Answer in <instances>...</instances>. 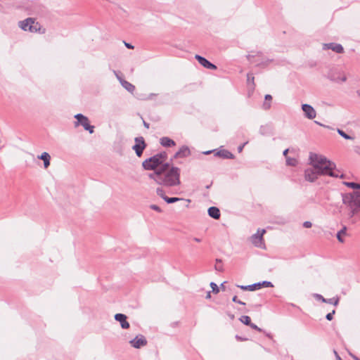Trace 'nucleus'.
Here are the masks:
<instances>
[{
    "instance_id": "36",
    "label": "nucleus",
    "mask_w": 360,
    "mask_h": 360,
    "mask_svg": "<svg viewBox=\"0 0 360 360\" xmlns=\"http://www.w3.org/2000/svg\"><path fill=\"white\" fill-rule=\"evenodd\" d=\"M313 297L318 301H321L322 302H326V298H324L321 295L318 293L313 294Z\"/></svg>"
},
{
    "instance_id": "39",
    "label": "nucleus",
    "mask_w": 360,
    "mask_h": 360,
    "mask_svg": "<svg viewBox=\"0 0 360 360\" xmlns=\"http://www.w3.org/2000/svg\"><path fill=\"white\" fill-rule=\"evenodd\" d=\"M232 301H233V302L238 303V304H241V305H245V302H242V301H240V300H238V297H237V296H236V295H235V296H233V298H232Z\"/></svg>"
},
{
    "instance_id": "32",
    "label": "nucleus",
    "mask_w": 360,
    "mask_h": 360,
    "mask_svg": "<svg viewBox=\"0 0 360 360\" xmlns=\"http://www.w3.org/2000/svg\"><path fill=\"white\" fill-rule=\"evenodd\" d=\"M337 131L342 138H344L345 139H347V140H352V139H354L353 137H352L351 136L347 134L344 131H342V130H341L340 129H338Z\"/></svg>"
},
{
    "instance_id": "6",
    "label": "nucleus",
    "mask_w": 360,
    "mask_h": 360,
    "mask_svg": "<svg viewBox=\"0 0 360 360\" xmlns=\"http://www.w3.org/2000/svg\"><path fill=\"white\" fill-rule=\"evenodd\" d=\"M142 167L145 170H153L155 172V169L161 167V162H160L154 155L153 156L146 159L142 162Z\"/></svg>"
},
{
    "instance_id": "1",
    "label": "nucleus",
    "mask_w": 360,
    "mask_h": 360,
    "mask_svg": "<svg viewBox=\"0 0 360 360\" xmlns=\"http://www.w3.org/2000/svg\"><path fill=\"white\" fill-rule=\"evenodd\" d=\"M148 177L156 184L166 187H172L181 184L180 169L173 166L169 162L149 174Z\"/></svg>"
},
{
    "instance_id": "17",
    "label": "nucleus",
    "mask_w": 360,
    "mask_h": 360,
    "mask_svg": "<svg viewBox=\"0 0 360 360\" xmlns=\"http://www.w3.org/2000/svg\"><path fill=\"white\" fill-rule=\"evenodd\" d=\"M127 316L124 314H116L115 315V319L120 323L121 327L123 329H127L129 328V323L127 321Z\"/></svg>"
},
{
    "instance_id": "55",
    "label": "nucleus",
    "mask_w": 360,
    "mask_h": 360,
    "mask_svg": "<svg viewBox=\"0 0 360 360\" xmlns=\"http://www.w3.org/2000/svg\"><path fill=\"white\" fill-rule=\"evenodd\" d=\"M267 338H272L269 333H264Z\"/></svg>"
},
{
    "instance_id": "18",
    "label": "nucleus",
    "mask_w": 360,
    "mask_h": 360,
    "mask_svg": "<svg viewBox=\"0 0 360 360\" xmlns=\"http://www.w3.org/2000/svg\"><path fill=\"white\" fill-rule=\"evenodd\" d=\"M214 156L219 157L224 159H233L235 158L234 155L231 153L228 150L222 149L219 151H217L214 153Z\"/></svg>"
},
{
    "instance_id": "51",
    "label": "nucleus",
    "mask_w": 360,
    "mask_h": 360,
    "mask_svg": "<svg viewBox=\"0 0 360 360\" xmlns=\"http://www.w3.org/2000/svg\"><path fill=\"white\" fill-rule=\"evenodd\" d=\"M193 240L195 241V242H200L201 241V239L200 238H193Z\"/></svg>"
},
{
    "instance_id": "3",
    "label": "nucleus",
    "mask_w": 360,
    "mask_h": 360,
    "mask_svg": "<svg viewBox=\"0 0 360 360\" xmlns=\"http://www.w3.org/2000/svg\"><path fill=\"white\" fill-rule=\"evenodd\" d=\"M343 184L356 191L342 196L343 203L350 209L349 215L352 217L360 210V184L354 182L344 181Z\"/></svg>"
},
{
    "instance_id": "58",
    "label": "nucleus",
    "mask_w": 360,
    "mask_h": 360,
    "mask_svg": "<svg viewBox=\"0 0 360 360\" xmlns=\"http://www.w3.org/2000/svg\"><path fill=\"white\" fill-rule=\"evenodd\" d=\"M315 123H316L318 124H320V125H322L321 124L319 123L317 121H315Z\"/></svg>"
},
{
    "instance_id": "40",
    "label": "nucleus",
    "mask_w": 360,
    "mask_h": 360,
    "mask_svg": "<svg viewBox=\"0 0 360 360\" xmlns=\"http://www.w3.org/2000/svg\"><path fill=\"white\" fill-rule=\"evenodd\" d=\"M84 129L88 131L90 134H93L94 131V126L89 124Z\"/></svg>"
},
{
    "instance_id": "44",
    "label": "nucleus",
    "mask_w": 360,
    "mask_h": 360,
    "mask_svg": "<svg viewBox=\"0 0 360 360\" xmlns=\"http://www.w3.org/2000/svg\"><path fill=\"white\" fill-rule=\"evenodd\" d=\"M264 100L271 101L272 96L270 94H266L264 96Z\"/></svg>"
},
{
    "instance_id": "10",
    "label": "nucleus",
    "mask_w": 360,
    "mask_h": 360,
    "mask_svg": "<svg viewBox=\"0 0 360 360\" xmlns=\"http://www.w3.org/2000/svg\"><path fill=\"white\" fill-rule=\"evenodd\" d=\"M314 168L310 166V167L304 170V179L309 182H314L318 178L321 176L319 174L316 170L313 169Z\"/></svg>"
},
{
    "instance_id": "60",
    "label": "nucleus",
    "mask_w": 360,
    "mask_h": 360,
    "mask_svg": "<svg viewBox=\"0 0 360 360\" xmlns=\"http://www.w3.org/2000/svg\"><path fill=\"white\" fill-rule=\"evenodd\" d=\"M186 201L189 203L191 202L190 200H186Z\"/></svg>"
},
{
    "instance_id": "9",
    "label": "nucleus",
    "mask_w": 360,
    "mask_h": 360,
    "mask_svg": "<svg viewBox=\"0 0 360 360\" xmlns=\"http://www.w3.org/2000/svg\"><path fill=\"white\" fill-rule=\"evenodd\" d=\"M265 233V229H258L257 232L251 236V241L256 247H262L264 241L263 235Z\"/></svg>"
},
{
    "instance_id": "57",
    "label": "nucleus",
    "mask_w": 360,
    "mask_h": 360,
    "mask_svg": "<svg viewBox=\"0 0 360 360\" xmlns=\"http://www.w3.org/2000/svg\"><path fill=\"white\" fill-rule=\"evenodd\" d=\"M357 94L360 96V90L357 91Z\"/></svg>"
},
{
    "instance_id": "37",
    "label": "nucleus",
    "mask_w": 360,
    "mask_h": 360,
    "mask_svg": "<svg viewBox=\"0 0 360 360\" xmlns=\"http://www.w3.org/2000/svg\"><path fill=\"white\" fill-rule=\"evenodd\" d=\"M262 108L265 110H269L271 108V101L264 100Z\"/></svg>"
},
{
    "instance_id": "59",
    "label": "nucleus",
    "mask_w": 360,
    "mask_h": 360,
    "mask_svg": "<svg viewBox=\"0 0 360 360\" xmlns=\"http://www.w3.org/2000/svg\"><path fill=\"white\" fill-rule=\"evenodd\" d=\"M235 338H240V336H238V335H236L235 336Z\"/></svg>"
},
{
    "instance_id": "25",
    "label": "nucleus",
    "mask_w": 360,
    "mask_h": 360,
    "mask_svg": "<svg viewBox=\"0 0 360 360\" xmlns=\"http://www.w3.org/2000/svg\"><path fill=\"white\" fill-rule=\"evenodd\" d=\"M155 155L156 158H158V160H160V162H161V166L166 163L165 161L167 159V153L165 151L158 153Z\"/></svg>"
},
{
    "instance_id": "12",
    "label": "nucleus",
    "mask_w": 360,
    "mask_h": 360,
    "mask_svg": "<svg viewBox=\"0 0 360 360\" xmlns=\"http://www.w3.org/2000/svg\"><path fill=\"white\" fill-rule=\"evenodd\" d=\"M75 118L77 120L75 122V127L82 125L85 129L90 124L89 118L81 113L75 115Z\"/></svg>"
},
{
    "instance_id": "24",
    "label": "nucleus",
    "mask_w": 360,
    "mask_h": 360,
    "mask_svg": "<svg viewBox=\"0 0 360 360\" xmlns=\"http://www.w3.org/2000/svg\"><path fill=\"white\" fill-rule=\"evenodd\" d=\"M120 82L122 86L129 92L132 93L135 90V86L130 82L124 79H120Z\"/></svg>"
},
{
    "instance_id": "20",
    "label": "nucleus",
    "mask_w": 360,
    "mask_h": 360,
    "mask_svg": "<svg viewBox=\"0 0 360 360\" xmlns=\"http://www.w3.org/2000/svg\"><path fill=\"white\" fill-rule=\"evenodd\" d=\"M131 345L134 348H141L147 344L146 339H131L129 342Z\"/></svg>"
},
{
    "instance_id": "52",
    "label": "nucleus",
    "mask_w": 360,
    "mask_h": 360,
    "mask_svg": "<svg viewBox=\"0 0 360 360\" xmlns=\"http://www.w3.org/2000/svg\"><path fill=\"white\" fill-rule=\"evenodd\" d=\"M334 352H335V354L337 356L338 360H342L341 358L338 356V353L335 351Z\"/></svg>"
},
{
    "instance_id": "19",
    "label": "nucleus",
    "mask_w": 360,
    "mask_h": 360,
    "mask_svg": "<svg viewBox=\"0 0 360 360\" xmlns=\"http://www.w3.org/2000/svg\"><path fill=\"white\" fill-rule=\"evenodd\" d=\"M160 143L165 148H170L176 146L175 141L167 136L160 138Z\"/></svg>"
},
{
    "instance_id": "35",
    "label": "nucleus",
    "mask_w": 360,
    "mask_h": 360,
    "mask_svg": "<svg viewBox=\"0 0 360 360\" xmlns=\"http://www.w3.org/2000/svg\"><path fill=\"white\" fill-rule=\"evenodd\" d=\"M156 193H157V194H158L160 198H162V199H163V198H165V196H167V195H165V193L164 190H163L162 188H160V187L157 188V189H156Z\"/></svg>"
},
{
    "instance_id": "33",
    "label": "nucleus",
    "mask_w": 360,
    "mask_h": 360,
    "mask_svg": "<svg viewBox=\"0 0 360 360\" xmlns=\"http://www.w3.org/2000/svg\"><path fill=\"white\" fill-rule=\"evenodd\" d=\"M346 234V227H344L342 229H341L338 233H337V238L338 240L342 243L343 242V239L342 238V235H345Z\"/></svg>"
},
{
    "instance_id": "31",
    "label": "nucleus",
    "mask_w": 360,
    "mask_h": 360,
    "mask_svg": "<svg viewBox=\"0 0 360 360\" xmlns=\"http://www.w3.org/2000/svg\"><path fill=\"white\" fill-rule=\"evenodd\" d=\"M240 321L243 323L246 326H250L251 324V319L250 316L244 315L242 316L240 319Z\"/></svg>"
},
{
    "instance_id": "50",
    "label": "nucleus",
    "mask_w": 360,
    "mask_h": 360,
    "mask_svg": "<svg viewBox=\"0 0 360 360\" xmlns=\"http://www.w3.org/2000/svg\"><path fill=\"white\" fill-rule=\"evenodd\" d=\"M156 96V94H150L148 96V97L147 98H148V99H152V98H153V96Z\"/></svg>"
},
{
    "instance_id": "21",
    "label": "nucleus",
    "mask_w": 360,
    "mask_h": 360,
    "mask_svg": "<svg viewBox=\"0 0 360 360\" xmlns=\"http://www.w3.org/2000/svg\"><path fill=\"white\" fill-rule=\"evenodd\" d=\"M208 214L210 217L214 219H219L220 218V210L217 207H210L207 210Z\"/></svg>"
},
{
    "instance_id": "45",
    "label": "nucleus",
    "mask_w": 360,
    "mask_h": 360,
    "mask_svg": "<svg viewBox=\"0 0 360 360\" xmlns=\"http://www.w3.org/2000/svg\"><path fill=\"white\" fill-rule=\"evenodd\" d=\"M226 283V282L225 281V282L222 283L220 285L219 288H220V289H221L223 291H225V290H226V285H225V283Z\"/></svg>"
},
{
    "instance_id": "14",
    "label": "nucleus",
    "mask_w": 360,
    "mask_h": 360,
    "mask_svg": "<svg viewBox=\"0 0 360 360\" xmlns=\"http://www.w3.org/2000/svg\"><path fill=\"white\" fill-rule=\"evenodd\" d=\"M302 110L304 113V116L309 120H312L316 117V112L314 108L309 104H303L302 105Z\"/></svg>"
},
{
    "instance_id": "29",
    "label": "nucleus",
    "mask_w": 360,
    "mask_h": 360,
    "mask_svg": "<svg viewBox=\"0 0 360 360\" xmlns=\"http://www.w3.org/2000/svg\"><path fill=\"white\" fill-rule=\"evenodd\" d=\"M288 152H289V148H287V149L284 150V151L283 152V155L286 158V165L288 166H292V158L290 157H288L287 155Z\"/></svg>"
},
{
    "instance_id": "26",
    "label": "nucleus",
    "mask_w": 360,
    "mask_h": 360,
    "mask_svg": "<svg viewBox=\"0 0 360 360\" xmlns=\"http://www.w3.org/2000/svg\"><path fill=\"white\" fill-rule=\"evenodd\" d=\"M332 173H334L337 176H331L332 177H336L340 179H349L345 174H344L340 169H335L332 170Z\"/></svg>"
},
{
    "instance_id": "34",
    "label": "nucleus",
    "mask_w": 360,
    "mask_h": 360,
    "mask_svg": "<svg viewBox=\"0 0 360 360\" xmlns=\"http://www.w3.org/2000/svg\"><path fill=\"white\" fill-rule=\"evenodd\" d=\"M210 287L213 293L217 294L219 292V287L215 283L211 282Z\"/></svg>"
},
{
    "instance_id": "43",
    "label": "nucleus",
    "mask_w": 360,
    "mask_h": 360,
    "mask_svg": "<svg viewBox=\"0 0 360 360\" xmlns=\"http://www.w3.org/2000/svg\"><path fill=\"white\" fill-rule=\"evenodd\" d=\"M250 326L253 329L257 330L259 331H262L261 328H259L257 325H255V323H252V322H251V324H250Z\"/></svg>"
},
{
    "instance_id": "5",
    "label": "nucleus",
    "mask_w": 360,
    "mask_h": 360,
    "mask_svg": "<svg viewBox=\"0 0 360 360\" xmlns=\"http://www.w3.org/2000/svg\"><path fill=\"white\" fill-rule=\"evenodd\" d=\"M236 286L243 290L255 291L261 289L262 288H271L274 285L270 281H264L262 282H258L251 285H236Z\"/></svg>"
},
{
    "instance_id": "22",
    "label": "nucleus",
    "mask_w": 360,
    "mask_h": 360,
    "mask_svg": "<svg viewBox=\"0 0 360 360\" xmlns=\"http://www.w3.org/2000/svg\"><path fill=\"white\" fill-rule=\"evenodd\" d=\"M38 158L39 160H43L44 168L46 169L49 167V166L50 165L51 156L48 153H42L41 155L38 156Z\"/></svg>"
},
{
    "instance_id": "38",
    "label": "nucleus",
    "mask_w": 360,
    "mask_h": 360,
    "mask_svg": "<svg viewBox=\"0 0 360 360\" xmlns=\"http://www.w3.org/2000/svg\"><path fill=\"white\" fill-rule=\"evenodd\" d=\"M150 208L151 210L157 211L158 212H162V209L159 206H158L156 205H150Z\"/></svg>"
},
{
    "instance_id": "56",
    "label": "nucleus",
    "mask_w": 360,
    "mask_h": 360,
    "mask_svg": "<svg viewBox=\"0 0 360 360\" xmlns=\"http://www.w3.org/2000/svg\"><path fill=\"white\" fill-rule=\"evenodd\" d=\"M210 186H211V184H210V185H207V186H206V188H207V189H208V188H210Z\"/></svg>"
},
{
    "instance_id": "42",
    "label": "nucleus",
    "mask_w": 360,
    "mask_h": 360,
    "mask_svg": "<svg viewBox=\"0 0 360 360\" xmlns=\"http://www.w3.org/2000/svg\"><path fill=\"white\" fill-rule=\"evenodd\" d=\"M312 226L311 222L307 221L303 223V226L305 228H311Z\"/></svg>"
},
{
    "instance_id": "7",
    "label": "nucleus",
    "mask_w": 360,
    "mask_h": 360,
    "mask_svg": "<svg viewBox=\"0 0 360 360\" xmlns=\"http://www.w3.org/2000/svg\"><path fill=\"white\" fill-rule=\"evenodd\" d=\"M134 141L135 144L132 146V149L138 157H141L143 155V150L147 147V144L142 136L136 137Z\"/></svg>"
},
{
    "instance_id": "27",
    "label": "nucleus",
    "mask_w": 360,
    "mask_h": 360,
    "mask_svg": "<svg viewBox=\"0 0 360 360\" xmlns=\"http://www.w3.org/2000/svg\"><path fill=\"white\" fill-rule=\"evenodd\" d=\"M163 200L168 204L174 203L176 202H178L179 200H183V198H176V197H168L165 196V198H163Z\"/></svg>"
},
{
    "instance_id": "16",
    "label": "nucleus",
    "mask_w": 360,
    "mask_h": 360,
    "mask_svg": "<svg viewBox=\"0 0 360 360\" xmlns=\"http://www.w3.org/2000/svg\"><path fill=\"white\" fill-rule=\"evenodd\" d=\"M323 49H331L334 52L338 53H341L344 51V49L342 46L340 44H335V43H329V44H323Z\"/></svg>"
},
{
    "instance_id": "48",
    "label": "nucleus",
    "mask_w": 360,
    "mask_h": 360,
    "mask_svg": "<svg viewBox=\"0 0 360 360\" xmlns=\"http://www.w3.org/2000/svg\"><path fill=\"white\" fill-rule=\"evenodd\" d=\"M143 125L147 129H148L149 126H150V124L148 122H145V121H143Z\"/></svg>"
},
{
    "instance_id": "15",
    "label": "nucleus",
    "mask_w": 360,
    "mask_h": 360,
    "mask_svg": "<svg viewBox=\"0 0 360 360\" xmlns=\"http://www.w3.org/2000/svg\"><path fill=\"white\" fill-rule=\"evenodd\" d=\"M247 58L251 63H255L258 67H266L269 63L271 61L270 60H260L257 59L254 55H248Z\"/></svg>"
},
{
    "instance_id": "54",
    "label": "nucleus",
    "mask_w": 360,
    "mask_h": 360,
    "mask_svg": "<svg viewBox=\"0 0 360 360\" xmlns=\"http://www.w3.org/2000/svg\"><path fill=\"white\" fill-rule=\"evenodd\" d=\"M135 338H144V336H143V335H136V337H135Z\"/></svg>"
},
{
    "instance_id": "4",
    "label": "nucleus",
    "mask_w": 360,
    "mask_h": 360,
    "mask_svg": "<svg viewBox=\"0 0 360 360\" xmlns=\"http://www.w3.org/2000/svg\"><path fill=\"white\" fill-rule=\"evenodd\" d=\"M19 27L24 31H29L32 33L39 32L44 34L45 28H43L39 22H36L33 18H27L24 20L18 22Z\"/></svg>"
},
{
    "instance_id": "47",
    "label": "nucleus",
    "mask_w": 360,
    "mask_h": 360,
    "mask_svg": "<svg viewBox=\"0 0 360 360\" xmlns=\"http://www.w3.org/2000/svg\"><path fill=\"white\" fill-rule=\"evenodd\" d=\"M245 143H245L244 144H243V145H241V146H238V152H239V153H240V152L243 150V147H244V146H245Z\"/></svg>"
},
{
    "instance_id": "11",
    "label": "nucleus",
    "mask_w": 360,
    "mask_h": 360,
    "mask_svg": "<svg viewBox=\"0 0 360 360\" xmlns=\"http://www.w3.org/2000/svg\"><path fill=\"white\" fill-rule=\"evenodd\" d=\"M191 155L190 149L186 146H182L179 150L174 155L173 158H171L170 162L172 163L174 159L182 158L188 157Z\"/></svg>"
},
{
    "instance_id": "13",
    "label": "nucleus",
    "mask_w": 360,
    "mask_h": 360,
    "mask_svg": "<svg viewBox=\"0 0 360 360\" xmlns=\"http://www.w3.org/2000/svg\"><path fill=\"white\" fill-rule=\"evenodd\" d=\"M195 58L198 61V63L202 65L204 68L209 69V70H216L217 68V66L210 62L208 60H207L205 58L200 56V55H195Z\"/></svg>"
},
{
    "instance_id": "28",
    "label": "nucleus",
    "mask_w": 360,
    "mask_h": 360,
    "mask_svg": "<svg viewBox=\"0 0 360 360\" xmlns=\"http://www.w3.org/2000/svg\"><path fill=\"white\" fill-rule=\"evenodd\" d=\"M215 262L214 269L217 271H223L222 260L221 259H216Z\"/></svg>"
},
{
    "instance_id": "53",
    "label": "nucleus",
    "mask_w": 360,
    "mask_h": 360,
    "mask_svg": "<svg viewBox=\"0 0 360 360\" xmlns=\"http://www.w3.org/2000/svg\"><path fill=\"white\" fill-rule=\"evenodd\" d=\"M210 292H208L207 295H206V298H210L211 295H210Z\"/></svg>"
},
{
    "instance_id": "41",
    "label": "nucleus",
    "mask_w": 360,
    "mask_h": 360,
    "mask_svg": "<svg viewBox=\"0 0 360 360\" xmlns=\"http://www.w3.org/2000/svg\"><path fill=\"white\" fill-rule=\"evenodd\" d=\"M335 313V310H333L332 312L330 313H328L326 316V318L327 320L328 321H331L333 320V314Z\"/></svg>"
},
{
    "instance_id": "46",
    "label": "nucleus",
    "mask_w": 360,
    "mask_h": 360,
    "mask_svg": "<svg viewBox=\"0 0 360 360\" xmlns=\"http://www.w3.org/2000/svg\"><path fill=\"white\" fill-rule=\"evenodd\" d=\"M124 44L126 46L127 48L129 49H134V46L131 45V44L129 43H127V42H124Z\"/></svg>"
},
{
    "instance_id": "8",
    "label": "nucleus",
    "mask_w": 360,
    "mask_h": 360,
    "mask_svg": "<svg viewBox=\"0 0 360 360\" xmlns=\"http://www.w3.org/2000/svg\"><path fill=\"white\" fill-rule=\"evenodd\" d=\"M328 77L337 83L345 82L347 80L345 74L341 71H331L328 73Z\"/></svg>"
},
{
    "instance_id": "23",
    "label": "nucleus",
    "mask_w": 360,
    "mask_h": 360,
    "mask_svg": "<svg viewBox=\"0 0 360 360\" xmlns=\"http://www.w3.org/2000/svg\"><path fill=\"white\" fill-rule=\"evenodd\" d=\"M255 77L252 73H248L247 75V83L249 88V91L252 92L255 90V84L254 82Z\"/></svg>"
},
{
    "instance_id": "49",
    "label": "nucleus",
    "mask_w": 360,
    "mask_h": 360,
    "mask_svg": "<svg viewBox=\"0 0 360 360\" xmlns=\"http://www.w3.org/2000/svg\"><path fill=\"white\" fill-rule=\"evenodd\" d=\"M214 151L215 150H207V151L204 152L203 153L205 155H209V154H210V153H212V152H214Z\"/></svg>"
},
{
    "instance_id": "30",
    "label": "nucleus",
    "mask_w": 360,
    "mask_h": 360,
    "mask_svg": "<svg viewBox=\"0 0 360 360\" xmlns=\"http://www.w3.org/2000/svg\"><path fill=\"white\" fill-rule=\"evenodd\" d=\"M340 298L338 297H333L330 299H326L325 303H328L334 306H337L339 303Z\"/></svg>"
},
{
    "instance_id": "2",
    "label": "nucleus",
    "mask_w": 360,
    "mask_h": 360,
    "mask_svg": "<svg viewBox=\"0 0 360 360\" xmlns=\"http://www.w3.org/2000/svg\"><path fill=\"white\" fill-rule=\"evenodd\" d=\"M309 164L321 176H337L332 173V170L335 169V164L323 155L310 153Z\"/></svg>"
}]
</instances>
